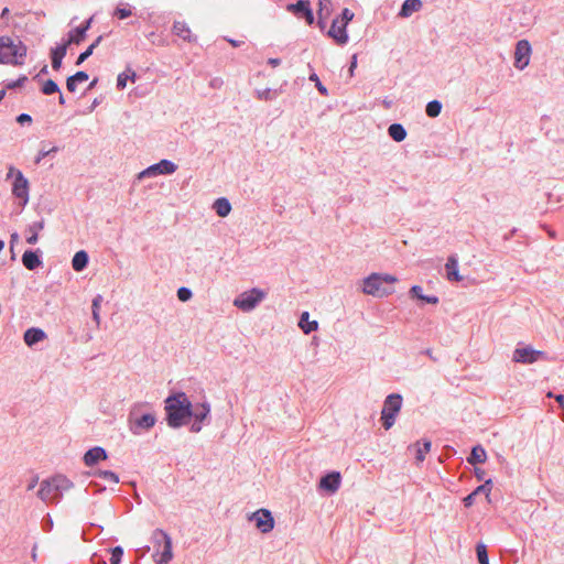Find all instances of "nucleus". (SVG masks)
I'll use <instances>...</instances> for the list:
<instances>
[{
    "label": "nucleus",
    "mask_w": 564,
    "mask_h": 564,
    "mask_svg": "<svg viewBox=\"0 0 564 564\" xmlns=\"http://www.w3.org/2000/svg\"><path fill=\"white\" fill-rule=\"evenodd\" d=\"M165 411L167 424L174 429L180 427L192 416V403L186 394L181 392L165 400Z\"/></svg>",
    "instance_id": "f257e3e1"
},
{
    "label": "nucleus",
    "mask_w": 564,
    "mask_h": 564,
    "mask_svg": "<svg viewBox=\"0 0 564 564\" xmlns=\"http://www.w3.org/2000/svg\"><path fill=\"white\" fill-rule=\"evenodd\" d=\"M398 278L391 274L372 273L364 280L362 291L375 297H384L394 292Z\"/></svg>",
    "instance_id": "f03ea898"
},
{
    "label": "nucleus",
    "mask_w": 564,
    "mask_h": 564,
    "mask_svg": "<svg viewBox=\"0 0 564 564\" xmlns=\"http://www.w3.org/2000/svg\"><path fill=\"white\" fill-rule=\"evenodd\" d=\"M26 55V47L21 41H14L9 36L0 37V63L22 65Z\"/></svg>",
    "instance_id": "7ed1b4c3"
},
{
    "label": "nucleus",
    "mask_w": 564,
    "mask_h": 564,
    "mask_svg": "<svg viewBox=\"0 0 564 564\" xmlns=\"http://www.w3.org/2000/svg\"><path fill=\"white\" fill-rule=\"evenodd\" d=\"M154 553L153 557L156 564H169L173 558L172 539L162 529H156L152 533Z\"/></svg>",
    "instance_id": "20e7f679"
},
{
    "label": "nucleus",
    "mask_w": 564,
    "mask_h": 564,
    "mask_svg": "<svg viewBox=\"0 0 564 564\" xmlns=\"http://www.w3.org/2000/svg\"><path fill=\"white\" fill-rule=\"evenodd\" d=\"M402 404L400 394H390L387 397L381 411V420L386 430L394 424L395 415L399 413Z\"/></svg>",
    "instance_id": "39448f33"
},
{
    "label": "nucleus",
    "mask_w": 564,
    "mask_h": 564,
    "mask_svg": "<svg viewBox=\"0 0 564 564\" xmlns=\"http://www.w3.org/2000/svg\"><path fill=\"white\" fill-rule=\"evenodd\" d=\"M264 297V292L259 289H252L250 291L241 293L235 301L234 305L238 308L249 312L253 310L259 302Z\"/></svg>",
    "instance_id": "423d86ee"
},
{
    "label": "nucleus",
    "mask_w": 564,
    "mask_h": 564,
    "mask_svg": "<svg viewBox=\"0 0 564 564\" xmlns=\"http://www.w3.org/2000/svg\"><path fill=\"white\" fill-rule=\"evenodd\" d=\"M539 359H546L545 352L535 350L530 346L516 348L512 357V360L519 364H533Z\"/></svg>",
    "instance_id": "0eeeda50"
},
{
    "label": "nucleus",
    "mask_w": 564,
    "mask_h": 564,
    "mask_svg": "<svg viewBox=\"0 0 564 564\" xmlns=\"http://www.w3.org/2000/svg\"><path fill=\"white\" fill-rule=\"evenodd\" d=\"M12 174L15 175L14 182L12 184V193L18 198L23 199V204H26L29 200V181L20 171H15L13 167H11L9 171V175Z\"/></svg>",
    "instance_id": "6e6552de"
},
{
    "label": "nucleus",
    "mask_w": 564,
    "mask_h": 564,
    "mask_svg": "<svg viewBox=\"0 0 564 564\" xmlns=\"http://www.w3.org/2000/svg\"><path fill=\"white\" fill-rule=\"evenodd\" d=\"M249 519L254 521L257 529L262 533H269L274 528V519L267 509H260L253 512Z\"/></svg>",
    "instance_id": "1a4fd4ad"
},
{
    "label": "nucleus",
    "mask_w": 564,
    "mask_h": 564,
    "mask_svg": "<svg viewBox=\"0 0 564 564\" xmlns=\"http://www.w3.org/2000/svg\"><path fill=\"white\" fill-rule=\"evenodd\" d=\"M531 55V45L527 40H521L517 43L514 51V66L518 69H523L529 65Z\"/></svg>",
    "instance_id": "9d476101"
},
{
    "label": "nucleus",
    "mask_w": 564,
    "mask_h": 564,
    "mask_svg": "<svg viewBox=\"0 0 564 564\" xmlns=\"http://www.w3.org/2000/svg\"><path fill=\"white\" fill-rule=\"evenodd\" d=\"M177 166L167 160H161L159 163L153 164L140 173V177L153 176L158 174H171L176 171Z\"/></svg>",
    "instance_id": "9b49d317"
},
{
    "label": "nucleus",
    "mask_w": 564,
    "mask_h": 564,
    "mask_svg": "<svg viewBox=\"0 0 564 564\" xmlns=\"http://www.w3.org/2000/svg\"><path fill=\"white\" fill-rule=\"evenodd\" d=\"M347 24L339 21L338 18L333 20L332 26L328 31V35L336 41L337 44L343 45L348 41V34L346 32Z\"/></svg>",
    "instance_id": "f8f14e48"
},
{
    "label": "nucleus",
    "mask_w": 564,
    "mask_h": 564,
    "mask_svg": "<svg viewBox=\"0 0 564 564\" xmlns=\"http://www.w3.org/2000/svg\"><path fill=\"white\" fill-rule=\"evenodd\" d=\"M37 495L45 502L57 501L58 498L61 497L58 490H54V486L50 479L41 482V487Z\"/></svg>",
    "instance_id": "ddd939ff"
},
{
    "label": "nucleus",
    "mask_w": 564,
    "mask_h": 564,
    "mask_svg": "<svg viewBox=\"0 0 564 564\" xmlns=\"http://www.w3.org/2000/svg\"><path fill=\"white\" fill-rule=\"evenodd\" d=\"M288 10L299 15H303L308 24H312L314 21L313 12L310 8V1L307 0H300L294 4H289Z\"/></svg>",
    "instance_id": "4468645a"
},
{
    "label": "nucleus",
    "mask_w": 564,
    "mask_h": 564,
    "mask_svg": "<svg viewBox=\"0 0 564 564\" xmlns=\"http://www.w3.org/2000/svg\"><path fill=\"white\" fill-rule=\"evenodd\" d=\"M340 485V474L337 471H333L322 477L319 481V488L326 490L330 494L337 491Z\"/></svg>",
    "instance_id": "2eb2a0df"
},
{
    "label": "nucleus",
    "mask_w": 564,
    "mask_h": 564,
    "mask_svg": "<svg viewBox=\"0 0 564 564\" xmlns=\"http://www.w3.org/2000/svg\"><path fill=\"white\" fill-rule=\"evenodd\" d=\"M107 457L106 451L102 447L96 446L86 452L84 463L86 466H93L99 460L107 459Z\"/></svg>",
    "instance_id": "dca6fc26"
},
{
    "label": "nucleus",
    "mask_w": 564,
    "mask_h": 564,
    "mask_svg": "<svg viewBox=\"0 0 564 564\" xmlns=\"http://www.w3.org/2000/svg\"><path fill=\"white\" fill-rule=\"evenodd\" d=\"M91 21H93V19L90 18L89 20H87L85 22L84 25H82L79 28H76L75 30L70 31L69 32V37L66 41L67 44H73V43L79 44L82 41H84V39L86 36V32L90 28Z\"/></svg>",
    "instance_id": "f3484780"
},
{
    "label": "nucleus",
    "mask_w": 564,
    "mask_h": 564,
    "mask_svg": "<svg viewBox=\"0 0 564 564\" xmlns=\"http://www.w3.org/2000/svg\"><path fill=\"white\" fill-rule=\"evenodd\" d=\"M69 44H67V42H65L64 44L58 45V46H56L55 48L52 50L51 57H52V67H53V69L58 70L61 68L62 61H63V58L65 57V55L67 53V46Z\"/></svg>",
    "instance_id": "a211bd4d"
},
{
    "label": "nucleus",
    "mask_w": 564,
    "mask_h": 564,
    "mask_svg": "<svg viewBox=\"0 0 564 564\" xmlns=\"http://www.w3.org/2000/svg\"><path fill=\"white\" fill-rule=\"evenodd\" d=\"M46 338V334L40 328H29L25 330L23 339L28 346H33L34 344L42 341Z\"/></svg>",
    "instance_id": "6ab92c4d"
},
{
    "label": "nucleus",
    "mask_w": 564,
    "mask_h": 564,
    "mask_svg": "<svg viewBox=\"0 0 564 564\" xmlns=\"http://www.w3.org/2000/svg\"><path fill=\"white\" fill-rule=\"evenodd\" d=\"M446 276L449 281H462V275L458 273V263L455 257H449L445 264Z\"/></svg>",
    "instance_id": "aec40b11"
},
{
    "label": "nucleus",
    "mask_w": 564,
    "mask_h": 564,
    "mask_svg": "<svg viewBox=\"0 0 564 564\" xmlns=\"http://www.w3.org/2000/svg\"><path fill=\"white\" fill-rule=\"evenodd\" d=\"M173 32L175 35L180 36L184 41L193 42L195 40L192 35V32H191L188 25L183 21L174 22Z\"/></svg>",
    "instance_id": "412c9836"
},
{
    "label": "nucleus",
    "mask_w": 564,
    "mask_h": 564,
    "mask_svg": "<svg viewBox=\"0 0 564 564\" xmlns=\"http://www.w3.org/2000/svg\"><path fill=\"white\" fill-rule=\"evenodd\" d=\"M421 8H422L421 0H405L402 4L399 15L402 18H408L412 13L419 11Z\"/></svg>",
    "instance_id": "4be33fe9"
},
{
    "label": "nucleus",
    "mask_w": 564,
    "mask_h": 564,
    "mask_svg": "<svg viewBox=\"0 0 564 564\" xmlns=\"http://www.w3.org/2000/svg\"><path fill=\"white\" fill-rule=\"evenodd\" d=\"M87 80H88V74L83 70H79L75 75L69 76L67 78L66 87H67L68 91L75 93L77 89V84L85 83Z\"/></svg>",
    "instance_id": "5701e85b"
},
{
    "label": "nucleus",
    "mask_w": 564,
    "mask_h": 564,
    "mask_svg": "<svg viewBox=\"0 0 564 564\" xmlns=\"http://www.w3.org/2000/svg\"><path fill=\"white\" fill-rule=\"evenodd\" d=\"M54 486V490H58L59 496H62L63 491H66L72 488L73 484L65 476L56 475L50 478Z\"/></svg>",
    "instance_id": "b1692460"
},
{
    "label": "nucleus",
    "mask_w": 564,
    "mask_h": 564,
    "mask_svg": "<svg viewBox=\"0 0 564 564\" xmlns=\"http://www.w3.org/2000/svg\"><path fill=\"white\" fill-rule=\"evenodd\" d=\"M23 265L29 270H34L41 264L37 254L31 250H26L22 256Z\"/></svg>",
    "instance_id": "393cba45"
},
{
    "label": "nucleus",
    "mask_w": 564,
    "mask_h": 564,
    "mask_svg": "<svg viewBox=\"0 0 564 564\" xmlns=\"http://www.w3.org/2000/svg\"><path fill=\"white\" fill-rule=\"evenodd\" d=\"M486 458H487L486 451L484 449L482 446L477 445V446L473 447L470 456L468 457L467 460L469 464L475 465V464L485 463Z\"/></svg>",
    "instance_id": "a878e982"
},
{
    "label": "nucleus",
    "mask_w": 564,
    "mask_h": 564,
    "mask_svg": "<svg viewBox=\"0 0 564 564\" xmlns=\"http://www.w3.org/2000/svg\"><path fill=\"white\" fill-rule=\"evenodd\" d=\"M88 263V254L80 250L75 253L72 260V267L75 271H82Z\"/></svg>",
    "instance_id": "bb28decb"
},
{
    "label": "nucleus",
    "mask_w": 564,
    "mask_h": 564,
    "mask_svg": "<svg viewBox=\"0 0 564 564\" xmlns=\"http://www.w3.org/2000/svg\"><path fill=\"white\" fill-rule=\"evenodd\" d=\"M155 416L152 413H145L134 420V425L142 430H149L155 424Z\"/></svg>",
    "instance_id": "cd10ccee"
},
{
    "label": "nucleus",
    "mask_w": 564,
    "mask_h": 564,
    "mask_svg": "<svg viewBox=\"0 0 564 564\" xmlns=\"http://www.w3.org/2000/svg\"><path fill=\"white\" fill-rule=\"evenodd\" d=\"M389 135L397 142H401L406 137V131L400 123H392L388 129Z\"/></svg>",
    "instance_id": "c85d7f7f"
},
{
    "label": "nucleus",
    "mask_w": 564,
    "mask_h": 564,
    "mask_svg": "<svg viewBox=\"0 0 564 564\" xmlns=\"http://www.w3.org/2000/svg\"><path fill=\"white\" fill-rule=\"evenodd\" d=\"M310 314L308 312H303L301 315V319L299 323V326L305 334H310L311 332L317 329V322L316 321H308Z\"/></svg>",
    "instance_id": "c756f323"
},
{
    "label": "nucleus",
    "mask_w": 564,
    "mask_h": 564,
    "mask_svg": "<svg viewBox=\"0 0 564 564\" xmlns=\"http://www.w3.org/2000/svg\"><path fill=\"white\" fill-rule=\"evenodd\" d=\"M410 293L412 296L425 302V303H429V304H437L438 303V297L436 296H425L423 295L422 293V288L420 285H413L411 289H410Z\"/></svg>",
    "instance_id": "7c9ffc66"
},
{
    "label": "nucleus",
    "mask_w": 564,
    "mask_h": 564,
    "mask_svg": "<svg viewBox=\"0 0 564 564\" xmlns=\"http://www.w3.org/2000/svg\"><path fill=\"white\" fill-rule=\"evenodd\" d=\"M214 208L217 215L220 217H226L231 210L230 203L226 198L216 199V202L214 203Z\"/></svg>",
    "instance_id": "2f4dec72"
},
{
    "label": "nucleus",
    "mask_w": 564,
    "mask_h": 564,
    "mask_svg": "<svg viewBox=\"0 0 564 564\" xmlns=\"http://www.w3.org/2000/svg\"><path fill=\"white\" fill-rule=\"evenodd\" d=\"M415 447V458L419 463H422L424 459H425V455L430 452L431 449V442L425 440L423 441V443H416L414 445Z\"/></svg>",
    "instance_id": "473e14b6"
},
{
    "label": "nucleus",
    "mask_w": 564,
    "mask_h": 564,
    "mask_svg": "<svg viewBox=\"0 0 564 564\" xmlns=\"http://www.w3.org/2000/svg\"><path fill=\"white\" fill-rule=\"evenodd\" d=\"M44 228L43 221H37L32 224L28 231L30 232V236L26 238L28 243L34 245L37 242L39 239V232Z\"/></svg>",
    "instance_id": "72a5a7b5"
},
{
    "label": "nucleus",
    "mask_w": 564,
    "mask_h": 564,
    "mask_svg": "<svg viewBox=\"0 0 564 564\" xmlns=\"http://www.w3.org/2000/svg\"><path fill=\"white\" fill-rule=\"evenodd\" d=\"M209 411V405L206 403H202L196 405L195 411H192V415L195 417L196 421L202 422L207 417Z\"/></svg>",
    "instance_id": "f704fd0d"
},
{
    "label": "nucleus",
    "mask_w": 564,
    "mask_h": 564,
    "mask_svg": "<svg viewBox=\"0 0 564 564\" xmlns=\"http://www.w3.org/2000/svg\"><path fill=\"white\" fill-rule=\"evenodd\" d=\"M318 6V19L319 23H322L323 20H326L329 17L332 3L330 0H319Z\"/></svg>",
    "instance_id": "c9c22d12"
},
{
    "label": "nucleus",
    "mask_w": 564,
    "mask_h": 564,
    "mask_svg": "<svg viewBox=\"0 0 564 564\" xmlns=\"http://www.w3.org/2000/svg\"><path fill=\"white\" fill-rule=\"evenodd\" d=\"M101 39H102L101 36H98L96 39V41L93 44H90L88 46V48L78 56L77 62H76L77 65H80L82 63H84L93 54L94 50L98 46Z\"/></svg>",
    "instance_id": "e433bc0d"
},
{
    "label": "nucleus",
    "mask_w": 564,
    "mask_h": 564,
    "mask_svg": "<svg viewBox=\"0 0 564 564\" xmlns=\"http://www.w3.org/2000/svg\"><path fill=\"white\" fill-rule=\"evenodd\" d=\"M113 15L120 20H124L132 15V9L127 3L122 4V6L116 8V10L113 11Z\"/></svg>",
    "instance_id": "4c0bfd02"
},
{
    "label": "nucleus",
    "mask_w": 564,
    "mask_h": 564,
    "mask_svg": "<svg viewBox=\"0 0 564 564\" xmlns=\"http://www.w3.org/2000/svg\"><path fill=\"white\" fill-rule=\"evenodd\" d=\"M442 105L437 100H432L426 105V115L431 118H435L440 115Z\"/></svg>",
    "instance_id": "58836bf2"
},
{
    "label": "nucleus",
    "mask_w": 564,
    "mask_h": 564,
    "mask_svg": "<svg viewBox=\"0 0 564 564\" xmlns=\"http://www.w3.org/2000/svg\"><path fill=\"white\" fill-rule=\"evenodd\" d=\"M101 302H102V296L101 295H96L95 299L93 300V305H91L93 318H94V321L96 322L97 325L100 324L99 310H100Z\"/></svg>",
    "instance_id": "ea45409f"
},
{
    "label": "nucleus",
    "mask_w": 564,
    "mask_h": 564,
    "mask_svg": "<svg viewBox=\"0 0 564 564\" xmlns=\"http://www.w3.org/2000/svg\"><path fill=\"white\" fill-rule=\"evenodd\" d=\"M59 91L58 85L53 79H47L42 85V93L44 95H52Z\"/></svg>",
    "instance_id": "a19ab883"
},
{
    "label": "nucleus",
    "mask_w": 564,
    "mask_h": 564,
    "mask_svg": "<svg viewBox=\"0 0 564 564\" xmlns=\"http://www.w3.org/2000/svg\"><path fill=\"white\" fill-rule=\"evenodd\" d=\"M492 481L491 479H488L485 481V484L478 486L473 492L474 495L485 494L487 499H489L490 492H491Z\"/></svg>",
    "instance_id": "79ce46f5"
},
{
    "label": "nucleus",
    "mask_w": 564,
    "mask_h": 564,
    "mask_svg": "<svg viewBox=\"0 0 564 564\" xmlns=\"http://www.w3.org/2000/svg\"><path fill=\"white\" fill-rule=\"evenodd\" d=\"M96 475L101 477L102 479L109 481V482H112V484H118L119 482V477L113 471H110V470H99V471L96 473Z\"/></svg>",
    "instance_id": "37998d69"
},
{
    "label": "nucleus",
    "mask_w": 564,
    "mask_h": 564,
    "mask_svg": "<svg viewBox=\"0 0 564 564\" xmlns=\"http://www.w3.org/2000/svg\"><path fill=\"white\" fill-rule=\"evenodd\" d=\"M476 551L479 564H489L486 546L484 544H478Z\"/></svg>",
    "instance_id": "c03bdc74"
},
{
    "label": "nucleus",
    "mask_w": 564,
    "mask_h": 564,
    "mask_svg": "<svg viewBox=\"0 0 564 564\" xmlns=\"http://www.w3.org/2000/svg\"><path fill=\"white\" fill-rule=\"evenodd\" d=\"M310 80L314 82L315 83V86L317 88V90L323 95V96H327L328 95V90L327 88L321 83L318 76L316 74H311L310 75Z\"/></svg>",
    "instance_id": "a18cd8bd"
},
{
    "label": "nucleus",
    "mask_w": 564,
    "mask_h": 564,
    "mask_svg": "<svg viewBox=\"0 0 564 564\" xmlns=\"http://www.w3.org/2000/svg\"><path fill=\"white\" fill-rule=\"evenodd\" d=\"M123 551L120 546H116L111 552L110 562L111 564H119L122 557Z\"/></svg>",
    "instance_id": "49530a36"
},
{
    "label": "nucleus",
    "mask_w": 564,
    "mask_h": 564,
    "mask_svg": "<svg viewBox=\"0 0 564 564\" xmlns=\"http://www.w3.org/2000/svg\"><path fill=\"white\" fill-rule=\"evenodd\" d=\"M177 297L182 302H186L192 297V291L187 288H180L177 290Z\"/></svg>",
    "instance_id": "de8ad7c7"
},
{
    "label": "nucleus",
    "mask_w": 564,
    "mask_h": 564,
    "mask_svg": "<svg viewBox=\"0 0 564 564\" xmlns=\"http://www.w3.org/2000/svg\"><path fill=\"white\" fill-rule=\"evenodd\" d=\"M340 22L348 24L354 19V13L349 9H344L341 17L338 18Z\"/></svg>",
    "instance_id": "09e8293b"
},
{
    "label": "nucleus",
    "mask_w": 564,
    "mask_h": 564,
    "mask_svg": "<svg viewBox=\"0 0 564 564\" xmlns=\"http://www.w3.org/2000/svg\"><path fill=\"white\" fill-rule=\"evenodd\" d=\"M57 151V148L56 147H53L48 150H41L39 152V155L36 156L35 159V163L39 164L46 155L51 154V153H54Z\"/></svg>",
    "instance_id": "8fccbe9b"
},
{
    "label": "nucleus",
    "mask_w": 564,
    "mask_h": 564,
    "mask_svg": "<svg viewBox=\"0 0 564 564\" xmlns=\"http://www.w3.org/2000/svg\"><path fill=\"white\" fill-rule=\"evenodd\" d=\"M128 77L129 76L126 73H121L118 75V78H117L118 88L123 89L127 86Z\"/></svg>",
    "instance_id": "3c124183"
},
{
    "label": "nucleus",
    "mask_w": 564,
    "mask_h": 564,
    "mask_svg": "<svg viewBox=\"0 0 564 564\" xmlns=\"http://www.w3.org/2000/svg\"><path fill=\"white\" fill-rule=\"evenodd\" d=\"M26 80V77L25 76H22L20 77L18 80L15 82H11V83H8L7 84V88L8 89H12V88H15L18 86H21L24 82Z\"/></svg>",
    "instance_id": "603ef678"
},
{
    "label": "nucleus",
    "mask_w": 564,
    "mask_h": 564,
    "mask_svg": "<svg viewBox=\"0 0 564 564\" xmlns=\"http://www.w3.org/2000/svg\"><path fill=\"white\" fill-rule=\"evenodd\" d=\"M476 495L474 492L469 494L467 497L464 498V505L465 507H470L474 503Z\"/></svg>",
    "instance_id": "864d4df0"
},
{
    "label": "nucleus",
    "mask_w": 564,
    "mask_h": 564,
    "mask_svg": "<svg viewBox=\"0 0 564 564\" xmlns=\"http://www.w3.org/2000/svg\"><path fill=\"white\" fill-rule=\"evenodd\" d=\"M18 121L19 122H25V121H31V117L26 113H22L18 117Z\"/></svg>",
    "instance_id": "5fc2aeb1"
},
{
    "label": "nucleus",
    "mask_w": 564,
    "mask_h": 564,
    "mask_svg": "<svg viewBox=\"0 0 564 564\" xmlns=\"http://www.w3.org/2000/svg\"><path fill=\"white\" fill-rule=\"evenodd\" d=\"M268 63L272 66V67H276L280 65L281 61L279 58H269Z\"/></svg>",
    "instance_id": "6e6d98bb"
},
{
    "label": "nucleus",
    "mask_w": 564,
    "mask_h": 564,
    "mask_svg": "<svg viewBox=\"0 0 564 564\" xmlns=\"http://www.w3.org/2000/svg\"><path fill=\"white\" fill-rule=\"evenodd\" d=\"M356 66H357V57H356V55H354V57H352V62H351V65H350V68H349L350 74H352L354 68H355Z\"/></svg>",
    "instance_id": "4d7b16f0"
},
{
    "label": "nucleus",
    "mask_w": 564,
    "mask_h": 564,
    "mask_svg": "<svg viewBox=\"0 0 564 564\" xmlns=\"http://www.w3.org/2000/svg\"><path fill=\"white\" fill-rule=\"evenodd\" d=\"M555 400L560 403L562 408L564 406V395L558 394L555 397Z\"/></svg>",
    "instance_id": "13d9d810"
},
{
    "label": "nucleus",
    "mask_w": 564,
    "mask_h": 564,
    "mask_svg": "<svg viewBox=\"0 0 564 564\" xmlns=\"http://www.w3.org/2000/svg\"><path fill=\"white\" fill-rule=\"evenodd\" d=\"M18 239H19V235L17 232H13L11 235V241H10L11 245H14L18 241Z\"/></svg>",
    "instance_id": "bf43d9fd"
},
{
    "label": "nucleus",
    "mask_w": 564,
    "mask_h": 564,
    "mask_svg": "<svg viewBox=\"0 0 564 564\" xmlns=\"http://www.w3.org/2000/svg\"><path fill=\"white\" fill-rule=\"evenodd\" d=\"M484 470L476 469V476L478 479H482Z\"/></svg>",
    "instance_id": "052dcab7"
},
{
    "label": "nucleus",
    "mask_w": 564,
    "mask_h": 564,
    "mask_svg": "<svg viewBox=\"0 0 564 564\" xmlns=\"http://www.w3.org/2000/svg\"><path fill=\"white\" fill-rule=\"evenodd\" d=\"M58 102H59L61 105H64V104H65V98H64V96H63L62 94L59 95Z\"/></svg>",
    "instance_id": "680f3d73"
},
{
    "label": "nucleus",
    "mask_w": 564,
    "mask_h": 564,
    "mask_svg": "<svg viewBox=\"0 0 564 564\" xmlns=\"http://www.w3.org/2000/svg\"><path fill=\"white\" fill-rule=\"evenodd\" d=\"M192 430H193V431H195V432H199V431H200V426H199V425H197V426H196V425L194 424V425L192 426Z\"/></svg>",
    "instance_id": "e2e57ef3"
},
{
    "label": "nucleus",
    "mask_w": 564,
    "mask_h": 564,
    "mask_svg": "<svg viewBox=\"0 0 564 564\" xmlns=\"http://www.w3.org/2000/svg\"><path fill=\"white\" fill-rule=\"evenodd\" d=\"M4 96H6V90L1 89L0 90V100H2Z\"/></svg>",
    "instance_id": "0e129e2a"
},
{
    "label": "nucleus",
    "mask_w": 564,
    "mask_h": 564,
    "mask_svg": "<svg viewBox=\"0 0 564 564\" xmlns=\"http://www.w3.org/2000/svg\"><path fill=\"white\" fill-rule=\"evenodd\" d=\"M229 42H230V44H231L232 46H238V45H239V44H238V42H236V41H234V40H230Z\"/></svg>",
    "instance_id": "69168bd1"
},
{
    "label": "nucleus",
    "mask_w": 564,
    "mask_h": 564,
    "mask_svg": "<svg viewBox=\"0 0 564 564\" xmlns=\"http://www.w3.org/2000/svg\"><path fill=\"white\" fill-rule=\"evenodd\" d=\"M8 12H9V9L8 8H4L3 11H2V17L3 15H8Z\"/></svg>",
    "instance_id": "338daca9"
},
{
    "label": "nucleus",
    "mask_w": 564,
    "mask_h": 564,
    "mask_svg": "<svg viewBox=\"0 0 564 564\" xmlns=\"http://www.w3.org/2000/svg\"><path fill=\"white\" fill-rule=\"evenodd\" d=\"M3 248H4V242L2 240H0V251H2Z\"/></svg>",
    "instance_id": "774afa93"
}]
</instances>
